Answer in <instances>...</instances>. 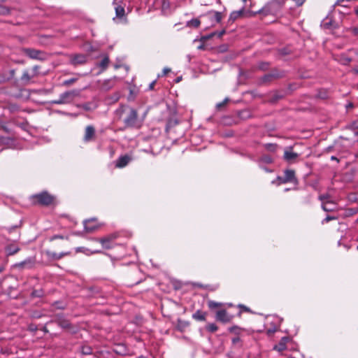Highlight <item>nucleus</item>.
<instances>
[{
	"label": "nucleus",
	"mask_w": 358,
	"mask_h": 358,
	"mask_svg": "<svg viewBox=\"0 0 358 358\" xmlns=\"http://www.w3.org/2000/svg\"><path fill=\"white\" fill-rule=\"evenodd\" d=\"M116 115L122 120L125 128H140L141 122L137 110L127 105L120 106L115 111Z\"/></svg>",
	"instance_id": "obj_1"
},
{
	"label": "nucleus",
	"mask_w": 358,
	"mask_h": 358,
	"mask_svg": "<svg viewBox=\"0 0 358 358\" xmlns=\"http://www.w3.org/2000/svg\"><path fill=\"white\" fill-rule=\"evenodd\" d=\"M286 0H271L268 2L259 11V13L274 16L281 15L282 9L285 5Z\"/></svg>",
	"instance_id": "obj_2"
},
{
	"label": "nucleus",
	"mask_w": 358,
	"mask_h": 358,
	"mask_svg": "<svg viewBox=\"0 0 358 358\" xmlns=\"http://www.w3.org/2000/svg\"><path fill=\"white\" fill-rule=\"evenodd\" d=\"M30 201L34 205L48 206L53 203L54 196L45 191L31 195L30 196Z\"/></svg>",
	"instance_id": "obj_3"
},
{
	"label": "nucleus",
	"mask_w": 358,
	"mask_h": 358,
	"mask_svg": "<svg viewBox=\"0 0 358 358\" xmlns=\"http://www.w3.org/2000/svg\"><path fill=\"white\" fill-rule=\"evenodd\" d=\"M277 180L280 184H285L288 182L297 184L298 180L295 176V171L292 169H286L283 172V176H278Z\"/></svg>",
	"instance_id": "obj_4"
},
{
	"label": "nucleus",
	"mask_w": 358,
	"mask_h": 358,
	"mask_svg": "<svg viewBox=\"0 0 358 358\" xmlns=\"http://www.w3.org/2000/svg\"><path fill=\"white\" fill-rule=\"evenodd\" d=\"M88 57L85 54H71L69 55V64L74 66L83 65L87 62Z\"/></svg>",
	"instance_id": "obj_5"
},
{
	"label": "nucleus",
	"mask_w": 358,
	"mask_h": 358,
	"mask_svg": "<svg viewBox=\"0 0 358 358\" xmlns=\"http://www.w3.org/2000/svg\"><path fill=\"white\" fill-rule=\"evenodd\" d=\"M22 51L27 56L33 59L43 60L45 57V53L43 51L34 48H24L22 49Z\"/></svg>",
	"instance_id": "obj_6"
},
{
	"label": "nucleus",
	"mask_w": 358,
	"mask_h": 358,
	"mask_svg": "<svg viewBox=\"0 0 358 358\" xmlns=\"http://www.w3.org/2000/svg\"><path fill=\"white\" fill-rule=\"evenodd\" d=\"M203 18H206L210 22L211 26H214L220 23L222 19V14L215 10H210L203 15Z\"/></svg>",
	"instance_id": "obj_7"
},
{
	"label": "nucleus",
	"mask_w": 358,
	"mask_h": 358,
	"mask_svg": "<svg viewBox=\"0 0 358 358\" xmlns=\"http://www.w3.org/2000/svg\"><path fill=\"white\" fill-rule=\"evenodd\" d=\"M129 236L130 234L125 232H114L99 238V243L102 245L112 243L114 240L122 236Z\"/></svg>",
	"instance_id": "obj_8"
},
{
	"label": "nucleus",
	"mask_w": 358,
	"mask_h": 358,
	"mask_svg": "<svg viewBox=\"0 0 358 358\" xmlns=\"http://www.w3.org/2000/svg\"><path fill=\"white\" fill-rule=\"evenodd\" d=\"M64 104H69L73 101L76 97L80 95V91L78 90H72L66 91L59 94Z\"/></svg>",
	"instance_id": "obj_9"
},
{
	"label": "nucleus",
	"mask_w": 358,
	"mask_h": 358,
	"mask_svg": "<svg viewBox=\"0 0 358 358\" xmlns=\"http://www.w3.org/2000/svg\"><path fill=\"white\" fill-rule=\"evenodd\" d=\"M282 76V73L278 72L277 70L272 71L271 72L265 74L260 79L262 84H266L271 83L275 79L280 78Z\"/></svg>",
	"instance_id": "obj_10"
},
{
	"label": "nucleus",
	"mask_w": 358,
	"mask_h": 358,
	"mask_svg": "<svg viewBox=\"0 0 358 358\" xmlns=\"http://www.w3.org/2000/svg\"><path fill=\"white\" fill-rule=\"evenodd\" d=\"M84 229L87 232H92L99 228L96 218H91L83 222Z\"/></svg>",
	"instance_id": "obj_11"
},
{
	"label": "nucleus",
	"mask_w": 358,
	"mask_h": 358,
	"mask_svg": "<svg viewBox=\"0 0 358 358\" xmlns=\"http://www.w3.org/2000/svg\"><path fill=\"white\" fill-rule=\"evenodd\" d=\"M95 138V128L92 125H87L85 129L83 141L85 143L93 141Z\"/></svg>",
	"instance_id": "obj_12"
},
{
	"label": "nucleus",
	"mask_w": 358,
	"mask_h": 358,
	"mask_svg": "<svg viewBox=\"0 0 358 358\" xmlns=\"http://www.w3.org/2000/svg\"><path fill=\"white\" fill-rule=\"evenodd\" d=\"M232 317L227 313L224 310H218L216 313V319L224 323H227L231 321Z\"/></svg>",
	"instance_id": "obj_13"
},
{
	"label": "nucleus",
	"mask_w": 358,
	"mask_h": 358,
	"mask_svg": "<svg viewBox=\"0 0 358 358\" xmlns=\"http://www.w3.org/2000/svg\"><path fill=\"white\" fill-rule=\"evenodd\" d=\"M245 8H243L239 10H235L231 13L228 22L230 23L234 22L237 19L243 17L245 14Z\"/></svg>",
	"instance_id": "obj_14"
},
{
	"label": "nucleus",
	"mask_w": 358,
	"mask_h": 358,
	"mask_svg": "<svg viewBox=\"0 0 358 358\" xmlns=\"http://www.w3.org/2000/svg\"><path fill=\"white\" fill-rule=\"evenodd\" d=\"M34 78V76L31 73H30L28 70H25L23 71L20 80L24 85H27L31 83V79Z\"/></svg>",
	"instance_id": "obj_15"
},
{
	"label": "nucleus",
	"mask_w": 358,
	"mask_h": 358,
	"mask_svg": "<svg viewBox=\"0 0 358 358\" xmlns=\"http://www.w3.org/2000/svg\"><path fill=\"white\" fill-rule=\"evenodd\" d=\"M130 159H131L128 155L120 156L116 161L115 166L118 168H123L129 164Z\"/></svg>",
	"instance_id": "obj_16"
},
{
	"label": "nucleus",
	"mask_w": 358,
	"mask_h": 358,
	"mask_svg": "<svg viewBox=\"0 0 358 358\" xmlns=\"http://www.w3.org/2000/svg\"><path fill=\"white\" fill-rule=\"evenodd\" d=\"M77 107L79 108H83L85 111H91L96 109L97 106L94 103L87 102L84 103L78 104Z\"/></svg>",
	"instance_id": "obj_17"
},
{
	"label": "nucleus",
	"mask_w": 358,
	"mask_h": 358,
	"mask_svg": "<svg viewBox=\"0 0 358 358\" xmlns=\"http://www.w3.org/2000/svg\"><path fill=\"white\" fill-rule=\"evenodd\" d=\"M299 157V154L291 150H285L284 152V159L287 162H293Z\"/></svg>",
	"instance_id": "obj_18"
},
{
	"label": "nucleus",
	"mask_w": 358,
	"mask_h": 358,
	"mask_svg": "<svg viewBox=\"0 0 358 358\" xmlns=\"http://www.w3.org/2000/svg\"><path fill=\"white\" fill-rule=\"evenodd\" d=\"M109 62L110 59L108 56L107 55H105L101 61L97 64V66L101 69L102 71H103L107 69Z\"/></svg>",
	"instance_id": "obj_19"
},
{
	"label": "nucleus",
	"mask_w": 358,
	"mask_h": 358,
	"mask_svg": "<svg viewBox=\"0 0 358 358\" xmlns=\"http://www.w3.org/2000/svg\"><path fill=\"white\" fill-rule=\"evenodd\" d=\"M115 10L116 17L122 18L124 16L125 10H124V8L123 6L115 4Z\"/></svg>",
	"instance_id": "obj_20"
},
{
	"label": "nucleus",
	"mask_w": 358,
	"mask_h": 358,
	"mask_svg": "<svg viewBox=\"0 0 358 358\" xmlns=\"http://www.w3.org/2000/svg\"><path fill=\"white\" fill-rule=\"evenodd\" d=\"M201 24V21L199 18H193L186 22V27L198 28Z\"/></svg>",
	"instance_id": "obj_21"
},
{
	"label": "nucleus",
	"mask_w": 358,
	"mask_h": 358,
	"mask_svg": "<svg viewBox=\"0 0 358 358\" xmlns=\"http://www.w3.org/2000/svg\"><path fill=\"white\" fill-rule=\"evenodd\" d=\"M321 26L324 29H331L332 27V20L329 18V16L322 22Z\"/></svg>",
	"instance_id": "obj_22"
},
{
	"label": "nucleus",
	"mask_w": 358,
	"mask_h": 358,
	"mask_svg": "<svg viewBox=\"0 0 358 358\" xmlns=\"http://www.w3.org/2000/svg\"><path fill=\"white\" fill-rule=\"evenodd\" d=\"M347 129L355 131L358 129V120H355L345 126Z\"/></svg>",
	"instance_id": "obj_23"
},
{
	"label": "nucleus",
	"mask_w": 358,
	"mask_h": 358,
	"mask_svg": "<svg viewBox=\"0 0 358 358\" xmlns=\"http://www.w3.org/2000/svg\"><path fill=\"white\" fill-rule=\"evenodd\" d=\"M193 317L197 320L203 321L206 320V314L200 311H197L193 315Z\"/></svg>",
	"instance_id": "obj_24"
},
{
	"label": "nucleus",
	"mask_w": 358,
	"mask_h": 358,
	"mask_svg": "<svg viewBox=\"0 0 358 358\" xmlns=\"http://www.w3.org/2000/svg\"><path fill=\"white\" fill-rule=\"evenodd\" d=\"M329 204H334V203L329 201H327L325 203H322V208L326 212H329L333 210L332 208L329 207Z\"/></svg>",
	"instance_id": "obj_25"
},
{
	"label": "nucleus",
	"mask_w": 358,
	"mask_h": 358,
	"mask_svg": "<svg viewBox=\"0 0 358 358\" xmlns=\"http://www.w3.org/2000/svg\"><path fill=\"white\" fill-rule=\"evenodd\" d=\"M285 348H286L285 343L284 342H282V341L279 344L275 345V347H274V350H275L278 352H282L284 350H285Z\"/></svg>",
	"instance_id": "obj_26"
},
{
	"label": "nucleus",
	"mask_w": 358,
	"mask_h": 358,
	"mask_svg": "<svg viewBox=\"0 0 358 358\" xmlns=\"http://www.w3.org/2000/svg\"><path fill=\"white\" fill-rule=\"evenodd\" d=\"M77 78H70V79H68V80H65L63 83H62V85L63 86H70L71 85L73 84L74 83H76L77 81Z\"/></svg>",
	"instance_id": "obj_27"
},
{
	"label": "nucleus",
	"mask_w": 358,
	"mask_h": 358,
	"mask_svg": "<svg viewBox=\"0 0 358 358\" xmlns=\"http://www.w3.org/2000/svg\"><path fill=\"white\" fill-rule=\"evenodd\" d=\"M229 99L228 98L224 99L222 102L217 103L216 104V108L217 110H220L223 107L226 106V104L229 102Z\"/></svg>",
	"instance_id": "obj_28"
},
{
	"label": "nucleus",
	"mask_w": 358,
	"mask_h": 358,
	"mask_svg": "<svg viewBox=\"0 0 358 358\" xmlns=\"http://www.w3.org/2000/svg\"><path fill=\"white\" fill-rule=\"evenodd\" d=\"M9 13H10V10L8 8H7L4 6L0 5V15H6L9 14Z\"/></svg>",
	"instance_id": "obj_29"
},
{
	"label": "nucleus",
	"mask_w": 358,
	"mask_h": 358,
	"mask_svg": "<svg viewBox=\"0 0 358 358\" xmlns=\"http://www.w3.org/2000/svg\"><path fill=\"white\" fill-rule=\"evenodd\" d=\"M47 255L53 259H59L63 256L62 254H57L50 251H47Z\"/></svg>",
	"instance_id": "obj_30"
},
{
	"label": "nucleus",
	"mask_w": 358,
	"mask_h": 358,
	"mask_svg": "<svg viewBox=\"0 0 358 358\" xmlns=\"http://www.w3.org/2000/svg\"><path fill=\"white\" fill-rule=\"evenodd\" d=\"M81 352L83 355H90L92 353V348L90 346H83Z\"/></svg>",
	"instance_id": "obj_31"
},
{
	"label": "nucleus",
	"mask_w": 358,
	"mask_h": 358,
	"mask_svg": "<svg viewBox=\"0 0 358 358\" xmlns=\"http://www.w3.org/2000/svg\"><path fill=\"white\" fill-rule=\"evenodd\" d=\"M264 147L266 149L271 152H274L276 149V145L273 143H266Z\"/></svg>",
	"instance_id": "obj_32"
},
{
	"label": "nucleus",
	"mask_w": 358,
	"mask_h": 358,
	"mask_svg": "<svg viewBox=\"0 0 358 358\" xmlns=\"http://www.w3.org/2000/svg\"><path fill=\"white\" fill-rule=\"evenodd\" d=\"M208 304V307L212 309L218 308L221 306V303H217L213 301H209Z\"/></svg>",
	"instance_id": "obj_33"
},
{
	"label": "nucleus",
	"mask_w": 358,
	"mask_h": 358,
	"mask_svg": "<svg viewBox=\"0 0 358 358\" xmlns=\"http://www.w3.org/2000/svg\"><path fill=\"white\" fill-rule=\"evenodd\" d=\"M261 160L266 164H270V163H272V162H273L271 157H270L268 155L262 156Z\"/></svg>",
	"instance_id": "obj_34"
},
{
	"label": "nucleus",
	"mask_w": 358,
	"mask_h": 358,
	"mask_svg": "<svg viewBox=\"0 0 358 358\" xmlns=\"http://www.w3.org/2000/svg\"><path fill=\"white\" fill-rule=\"evenodd\" d=\"M59 325L64 329H68L70 327V323L68 320H60Z\"/></svg>",
	"instance_id": "obj_35"
},
{
	"label": "nucleus",
	"mask_w": 358,
	"mask_h": 358,
	"mask_svg": "<svg viewBox=\"0 0 358 358\" xmlns=\"http://www.w3.org/2000/svg\"><path fill=\"white\" fill-rule=\"evenodd\" d=\"M329 198H330V196L328 194H321L319 196V199L321 201H322V203H325L326 201H329Z\"/></svg>",
	"instance_id": "obj_36"
},
{
	"label": "nucleus",
	"mask_w": 358,
	"mask_h": 358,
	"mask_svg": "<svg viewBox=\"0 0 358 358\" xmlns=\"http://www.w3.org/2000/svg\"><path fill=\"white\" fill-rule=\"evenodd\" d=\"M39 69H40V66L38 65L33 66V68L31 69V74L34 77L37 76L39 74V72H38Z\"/></svg>",
	"instance_id": "obj_37"
},
{
	"label": "nucleus",
	"mask_w": 358,
	"mask_h": 358,
	"mask_svg": "<svg viewBox=\"0 0 358 358\" xmlns=\"http://www.w3.org/2000/svg\"><path fill=\"white\" fill-rule=\"evenodd\" d=\"M268 66H269L268 63L262 62V63L259 64V67L262 70H266L268 69Z\"/></svg>",
	"instance_id": "obj_38"
},
{
	"label": "nucleus",
	"mask_w": 358,
	"mask_h": 358,
	"mask_svg": "<svg viewBox=\"0 0 358 358\" xmlns=\"http://www.w3.org/2000/svg\"><path fill=\"white\" fill-rule=\"evenodd\" d=\"M336 217H332V216H330V215H327L323 220H322V224H324V223H327L329 222H330L331 220H335Z\"/></svg>",
	"instance_id": "obj_39"
},
{
	"label": "nucleus",
	"mask_w": 358,
	"mask_h": 358,
	"mask_svg": "<svg viewBox=\"0 0 358 358\" xmlns=\"http://www.w3.org/2000/svg\"><path fill=\"white\" fill-rule=\"evenodd\" d=\"M52 103L58 105L64 104L60 95L59 96V98L57 99L52 101Z\"/></svg>",
	"instance_id": "obj_40"
},
{
	"label": "nucleus",
	"mask_w": 358,
	"mask_h": 358,
	"mask_svg": "<svg viewBox=\"0 0 358 358\" xmlns=\"http://www.w3.org/2000/svg\"><path fill=\"white\" fill-rule=\"evenodd\" d=\"M352 61V59L348 57H345L342 59V63L345 65H347L349 63H350Z\"/></svg>",
	"instance_id": "obj_41"
},
{
	"label": "nucleus",
	"mask_w": 358,
	"mask_h": 358,
	"mask_svg": "<svg viewBox=\"0 0 358 358\" xmlns=\"http://www.w3.org/2000/svg\"><path fill=\"white\" fill-rule=\"evenodd\" d=\"M208 329L212 332L215 331L217 329V327L216 325L211 324H209L208 327Z\"/></svg>",
	"instance_id": "obj_42"
},
{
	"label": "nucleus",
	"mask_w": 358,
	"mask_h": 358,
	"mask_svg": "<svg viewBox=\"0 0 358 358\" xmlns=\"http://www.w3.org/2000/svg\"><path fill=\"white\" fill-rule=\"evenodd\" d=\"M215 34H216V33H213V34H211L210 35L202 36L201 41H205L210 38L212 36H213Z\"/></svg>",
	"instance_id": "obj_43"
},
{
	"label": "nucleus",
	"mask_w": 358,
	"mask_h": 358,
	"mask_svg": "<svg viewBox=\"0 0 358 358\" xmlns=\"http://www.w3.org/2000/svg\"><path fill=\"white\" fill-rule=\"evenodd\" d=\"M298 6H302L306 0H293Z\"/></svg>",
	"instance_id": "obj_44"
},
{
	"label": "nucleus",
	"mask_w": 358,
	"mask_h": 358,
	"mask_svg": "<svg viewBox=\"0 0 358 358\" xmlns=\"http://www.w3.org/2000/svg\"><path fill=\"white\" fill-rule=\"evenodd\" d=\"M155 84H156V80L152 81V82L149 85L148 89H149L150 90H154V87H155Z\"/></svg>",
	"instance_id": "obj_45"
},
{
	"label": "nucleus",
	"mask_w": 358,
	"mask_h": 358,
	"mask_svg": "<svg viewBox=\"0 0 358 358\" xmlns=\"http://www.w3.org/2000/svg\"><path fill=\"white\" fill-rule=\"evenodd\" d=\"M352 33L354 35L357 36L358 35V27H353V28H352Z\"/></svg>",
	"instance_id": "obj_46"
},
{
	"label": "nucleus",
	"mask_w": 358,
	"mask_h": 358,
	"mask_svg": "<svg viewBox=\"0 0 358 358\" xmlns=\"http://www.w3.org/2000/svg\"><path fill=\"white\" fill-rule=\"evenodd\" d=\"M170 71H171V69H169V68H164V69H163V76L166 75V74H167L169 72H170Z\"/></svg>",
	"instance_id": "obj_47"
},
{
	"label": "nucleus",
	"mask_w": 358,
	"mask_h": 358,
	"mask_svg": "<svg viewBox=\"0 0 358 358\" xmlns=\"http://www.w3.org/2000/svg\"><path fill=\"white\" fill-rule=\"evenodd\" d=\"M224 33H225V30H224V29L222 30L221 31H220V32L217 34L218 37H219V38H221V37L224 34Z\"/></svg>",
	"instance_id": "obj_48"
},
{
	"label": "nucleus",
	"mask_w": 358,
	"mask_h": 358,
	"mask_svg": "<svg viewBox=\"0 0 358 358\" xmlns=\"http://www.w3.org/2000/svg\"><path fill=\"white\" fill-rule=\"evenodd\" d=\"M331 159L333 160V161L338 162V159L336 157H335V156H331Z\"/></svg>",
	"instance_id": "obj_49"
},
{
	"label": "nucleus",
	"mask_w": 358,
	"mask_h": 358,
	"mask_svg": "<svg viewBox=\"0 0 358 358\" xmlns=\"http://www.w3.org/2000/svg\"><path fill=\"white\" fill-rule=\"evenodd\" d=\"M355 13L358 17V6L355 8Z\"/></svg>",
	"instance_id": "obj_50"
},
{
	"label": "nucleus",
	"mask_w": 358,
	"mask_h": 358,
	"mask_svg": "<svg viewBox=\"0 0 358 358\" xmlns=\"http://www.w3.org/2000/svg\"><path fill=\"white\" fill-rule=\"evenodd\" d=\"M62 238V236H53L51 239H52V240H53V239H55V238Z\"/></svg>",
	"instance_id": "obj_51"
},
{
	"label": "nucleus",
	"mask_w": 358,
	"mask_h": 358,
	"mask_svg": "<svg viewBox=\"0 0 358 358\" xmlns=\"http://www.w3.org/2000/svg\"><path fill=\"white\" fill-rule=\"evenodd\" d=\"M4 78L3 76H0V83L3 81Z\"/></svg>",
	"instance_id": "obj_52"
},
{
	"label": "nucleus",
	"mask_w": 358,
	"mask_h": 358,
	"mask_svg": "<svg viewBox=\"0 0 358 358\" xmlns=\"http://www.w3.org/2000/svg\"><path fill=\"white\" fill-rule=\"evenodd\" d=\"M354 134H355V136H358V129L355 130L354 131Z\"/></svg>",
	"instance_id": "obj_53"
},
{
	"label": "nucleus",
	"mask_w": 358,
	"mask_h": 358,
	"mask_svg": "<svg viewBox=\"0 0 358 358\" xmlns=\"http://www.w3.org/2000/svg\"><path fill=\"white\" fill-rule=\"evenodd\" d=\"M17 249L15 250L13 252H9V254H13V253H15L17 252Z\"/></svg>",
	"instance_id": "obj_54"
},
{
	"label": "nucleus",
	"mask_w": 358,
	"mask_h": 358,
	"mask_svg": "<svg viewBox=\"0 0 358 358\" xmlns=\"http://www.w3.org/2000/svg\"><path fill=\"white\" fill-rule=\"evenodd\" d=\"M355 157L358 159V152L355 154Z\"/></svg>",
	"instance_id": "obj_55"
},
{
	"label": "nucleus",
	"mask_w": 358,
	"mask_h": 358,
	"mask_svg": "<svg viewBox=\"0 0 358 358\" xmlns=\"http://www.w3.org/2000/svg\"><path fill=\"white\" fill-rule=\"evenodd\" d=\"M199 49H203V45H199Z\"/></svg>",
	"instance_id": "obj_56"
},
{
	"label": "nucleus",
	"mask_w": 358,
	"mask_h": 358,
	"mask_svg": "<svg viewBox=\"0 0 358 358\" xmlns=\"http://www.w3.org/2000/svg\"><path fill=\"white\" fill-rule=\"evenodd\" d=\"M180 80H181V78H178L176 79V83H178Z\"/></svg>",
	"instance_id": "obj_57"
},
{
	"label": "nucleus",
	"mask_w": 358,
	"mask_h": 358,
	"mask_svg": "<svg viewBox=\"0 0 358 358\" xmlns=\"http://www.w3.org/2000/svg\"><path fill=\"white\" fill-rule=\"evenodd\" d=\"M264 169L266 172H270V171H271L270 170H268V169H266V168H264Z\"/></svg>",
	"instance_id": "obj_58"
},
{
	"label": "nucleus",
	"mask_w": 358,
	"mask_h": 358,
	"mask_svg": "<svg viewBox=\"0 0 358 358\" xmlns=\"http://www.w3.org/2000/svg\"><path fill=\"white\" fill-rule=\"evenodd\" d=\"M82 252V250H81L80 248H78V249L76 250V252Z\"/></svg>",
	"instance_id": "obj_59"
},
{
	"label": "nucleus",
	"mask_w": 358,
	"mask_h": 358,
	"mask_svg": "<svg viewBox=\"0 0 358 358\" xmlns=\"http://www.w3.org/2000/svg\"><path fill=\"white\" fill-rule=\"evenodd\" d=\"M10 73H11V75H13V74H14V73H15V71H14V70H12V71H10Z\"/></svg>",
	"instance_id": "obj_60"
},
{
	"label": "nucleus",
	"mask_w": 358,
	"mask_h": 358,
	"mask_svg": "<svg viewBox=\"0 0 358 358\" xmlns=\"http://www.w3.org/2000/svg\"><path fill=\"white\" fill-rule=\"evenodd\" d=\"M357 222H358V217H357Z\"/></svg>",
	"instance_id": "obj_61"
},
{
	"label": "nucleus",
	"mask_w": 358,
	"mask_h": 358,
	"mask_svg": "<svg viewBox=\"0 0 358 358\" xmlns=\"http://www.w3.org/2000/svg\"><path fill=\"white\" fill-rule=\"evenodd\" d=\"M356 71L358 73V69H357V70H356Z\"/></svg>",
	"instance_id": "obj_62"
},
{
	"label": "nucleus",
	"mask_w": 358,
	"mask_h": 358,
	"mask_svg": "<svg viewBox=\"0 0 358 358\" xmlns=\"http://www.w3.org/2000/svg\"><path fill=\"white\" fill-rule=\"evenodd\" d=\"M243 1H245L246 0H243Z\"/></svg>",
	"instance_id": "obj_63"
},
{
	"label": "nucleus",
	"mask_w": 358,
	"mask_h": 358,
	"mask_svg": "<svg viewBox=\"0 0 358 358\" xmlns=\"http://www.w3.org/2000/svg\"><path fill=\"white\" fill-rule=\"evenodd\" d=\"M289 358H294V357H289Z\"/></svg>",
	"instance_id": "obj_64"
}]
</instances>
